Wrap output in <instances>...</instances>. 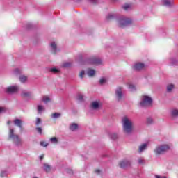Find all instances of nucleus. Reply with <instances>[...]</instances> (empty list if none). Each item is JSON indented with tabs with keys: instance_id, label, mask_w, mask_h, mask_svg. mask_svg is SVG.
I'll return each instance as SVG.
<instances>
[{
	"instance_id": "nucleus-14",
	"label": "nucleus",
	"mask_w": 178,
	"mask_h": 178,
	"mask_svg": "<svg viewBox=\"0 0 178 178\" xmlns=\"http://www.w3.org/2000/svg\"><path fill=\"white\" fill-rule=\"evenodd\" d=\"M147 147H148V145L147 143H143L138 147V152L139 154H141V152L145 151L147 149Z\"/></svg>"
},
{
	"instance_id": "nucleus-3",
	"label": "nucleus",
	"mask_w": 178,
	"mask_h": 178,
	"mask_svg": "<svg viewBox=\"0 0 178 178\" xmlns=\"http://www.w3.org/2000/svg\"><path fill=\"white\" fill-rule=\"evenodd\" d=\"M169 149H170V147H169V145H159L156 147L154 152L155 155H163V154H166V152H168Z\"/></svg>"
},
{
	"instance_id": "nucleus-48",
	"label": "nucleus",
	"mask_w": 178,
	"mask_h": 178,
	"mask_svg": "<svg viewBox=\"0 0 178 178\" xmlns=\"http://www.w3.org/2000/svg\"><path fill=\"white\" fill-rule=\"evenodd\" d=\"M40 161H42V159H44V155H41L40 156Z\"/></svg>"
},
{
	"instance_id": "nucleus-25",
	"label": "nucleus",
	"mask_w": 178,
	"mask_h": 178,
	"mask_svg": "<svg viewBox=\"0 0 178 178\" xmlns=\"http://www.w3.org/2000/svg\"><path fill=\"white\" fill-rule=\"evenodd\" d=\"M42 101L44 102V104H48V102H51V99L48 97V96H44Z\"/></svg>"
},
{
	"instance_id": "nucleus-28",
	"label": "nucleus",
	"mask_w": 178,
	"mask_h": 178,
	"mask_svg": "<svg viewBox=\"0 0 178 178\" xmlns=\"http://www.w3.org/2000/svg\"><path fill=\"white\" fill-rule=\"evenodd\" d=\"M138 163H139V165H144L145 163V161L143 158H139L138 159Z\"/></svg>"
},
{
	"instance_id": "nucleus-24",
	"label": "nucleus",
	"mask_w": 178,
	"mask_h": 178,
	"mask_svg": "<svg viewBox=\"0 0 178 178\" xmlns=\"http://www.w3.org/2000/svg\"><path fill=\"white\" fill-rule=\"evenodd\" d=\"M22 74V70H20L19 69L17 68V69H15L13 70V74L14 76H19V74Z\"/></svg>"
},
{
	"instance_id": "nucleus-26",
	"label": "nucleus",
	"mask_w": 178,
	"mask_h": 178,
	"mask_svg": "<svg viewBox=\"0 0 178 178\" xmlns=\"http://www.w3.org/2000/svg\"><path fill=\"white\" fill-rule=\"evenodd\" d=\"M61 115L62 114H60V113H54L51 115V118H53V119H58V118H60Z\"/></svg>"
},
{
	"instance_id": "nucleus-9",
	"label": "nucleus",
	"mask_w": 178,
	"mask_h": 178,
	"mask_svg": "<svg viewBox=\"0 0 178 178\" xmlns=\"http://www.w3.org/2000/svg\"><path fill=\"white\" fill-rule=\"evenodd\" d=\"M49 46L51 54H53V55H56V52L59 51L58 49V44L56 42H51Z\"/></svg>"
},
{
	"instance_id": "nucleus-30",
	"label": "nucleus",
	"mask_w": 178,
	"mask_h": 178,
	"mask_svg": "<svg viewBox=\"0 0 178 178\" xmlns=\"http://www.w3.org/2000/svg\"><path fill=\"white\" fill-rule=\"evenodd\" d=\"M129 88L131 91H136V86L131 83L129 84Z\"/></svg>"
},
{
	"instance_id": "nucleus-38",
	"label": "nucleus",
	"mask_w": 178,
	"mask_h": 178,
	"mask_svg": "<svg viewBox=\"0 0 178 178\" xmlns=\"http://www.w3.org/2000/svg\"><path fill=\"white\" fill-rule=\"evenodd\" d=\"M83 98H84V96H83V95L79 94L77 95L78 101H83Z\"/></svg>"
},
{
	"instance_id": "nucleus-50",
	"label": "nucleus",
	"mask_w": 178,
	"mask_h": 178,
	"mask_svg": "<svg viewBox=\"0 0 178 178\" xmlns=\"http://www.w3.org/2000/svg\"><path fill=\"white\" fill-rule=\"evenodd\" d=\"M7 124H10V121H8V122H7Z\"/></svg>"
},
{
	"instance_id": "nucleus-10",
	"label": "nucleus",
	"mask_w": 178,
	"mask_h": 178,
	"mask_svg": "<svg viewBox=\"0 0 178 178\" xmlns=\"http://www.w3.org/2000/svg\"><path fill=\"white\" fill-rule=\"evenodd\" d=\"M145 68V65L142 63H136L133 66L134 70H136V72H140V70H144Z\"/></svg>"
},
{
	"instance_id": "nucleus-45",
	"label": "nucleus",
	"mask_w": 178,
	"mask_h": 178,
	"mask_svg": "<svg viewBox=\"0 0 178 178\" xmlns=\"http://www.w3.org/2000/svg\"><path fill=\"white\" fill-rule=\"evenodd\" d=\"M95 172L97 174V175H99L101 173V170H95Z\"/></svg>"
},
{
	"instance_id": "nucleus-11",
	"label": "nucleus",
	"mask_w": 178,
	"mask_h": 178,
	"mask_svg": "<svg viewBox=\"0 0 178 178\" xmlns=\"http://www.w3.org/2000/svg\"><path fill=\"white\" fill-rule=\"evenodd\" d=\"M101 106H102V104H101V102L98 101L92 102L90 105V107L95 111H98Z\"/></svg>"
},
{
	"instance_id": "nucleus-51",
	"label": "nucleus",
	"mask_w": 178,
	"mask_h": 178,
	"mask_svg": "<svg viewBox=\"0 0 178 178\" xmlns=\"http://www.w3.org/2000/svg\"><path fill=\"white\" fill-rule=\"evenodd\" d=\"M33 178H38V177H34Z\"/></svg>"
},
{
	"instance_id": "nucleus-2",
	"label": "nucleus",
	"mask_w": 178,
	"mask_h": 178,
	"mask_svg": "<svg viewBox=\"0 0 178 178\" xmlns=\"http://www.w3.org/2000/svg\"><path fill=\"white\" fill-rule=\"evenodd\" d=\"M9 140H12L13 143L17 147L22 145L23 140H22V138L19 137V135L15 134V130L13 129H10L8 134Z\"/></svg>"
},
{
	"instance_id": "nucleus-13",
	"label": "nucleus",
	"mask_w": 178,
	"mask_h": 178,
	"mask_svg": "<svg viewBox=\"0 0 178 178\" xmlns=\"http://www.w3.org/2000/svg\"><path fill=\"white\" fill-rule=\"evenodd\" d=\"M14 124L20 128V131H23V121L20 119H15L14 120Z\"/></svg>"
},
{
	"instance_id": "nucleus-42",
	"label": "nucleus",
	"mask_w": 178,
	"mask_h": 178,
	"mask_svg": "<svg viewBox=\"0 0 178 178\" xmlns=\"http://www.w3.org/2000/svg\"><path fill=\"white\" fill-rule=\"evenodd\" d=\"M36 131L39 134H42V129L41 127H37Z\"/></svg>"
},
{
	"instance_id": "nucleus-4",
	"label": "nucleus",
	"mask_w": 178,
	"mask_h": 178,
	"mask_svg": "<svg viewBox=\"0 0 178 178\" xmlns=\"http://www.w3.org/2000/svg\"><path fill=\"white\" fill-rule=\"evenodd\" d=\"M140 105L143 108H147L148 106H151V105H152V98L147 95L142 96Z\"/></svg>"
},
{
	"instance_id": "nucleus-1",
	"label": "nucleus",
	"mask_w": 178,
	"mask_h": 178,
	"mask_svg": "<svg viewBox=\"0 0 178 178\" xmlns=\"http://www.w3.org/2000/svg\"><path fill=\"white\" fill-rule=\"evenodd\" d=\"M122 123L124 133L128 135L131 134L134 131L133 120H131L129 117L125 116L122 119Z\"/></svg>"
},
{
	"instance_id": "nucleus-18",
	"label": "nucleus",
	"mask_w": 178,
	"mask_h": 178,
	"mask_svg": "<svg viewBox=\"0 0 178 178\" xmlns=\"http://www.w3.org/2000/svg\"><path fill=\"white\" fill-rule=\"evenodd\" d=\"M37 111H38V113H42V112H44V111H45V107L42 105H38L37 106Z\"/></svg>"
},
{
	"instance_id": "nucleus-52",
	"label": "nucleus",
	"mask_w": 178,
	"mask_h": 178,
	"mask_svg": "<svg viewBox=\"0 0 178 178\" xmlns=\"http://www.w3.org/2000/svg\"><path fill=\"white\" fill-rule=\"evenodd\" d=\"M163 178H167L166 177H163Z\"/></svg>"
},
{
	"instance_id": "nucleus-7",
	"label": "nucleus",
	"mask_w": 178,
	"mask_h": 178,
	"mask_svg": "<svg viewBox=\"0 0 178 178\" xmlns=\"http://www.w3.org/2000/svg\"><path fill=\"white\" fill-rule=\"evenodd\" d=\"M88 63L90 65H102V60L98 57H92L88 59Z\"/></svg>"
},
{
	"instance_id": "nucleus-20",
	"label": "nucleus",
	"mask_w": 178,
	"mask_h": 178,
	"mask_svg": "<svg viewBox=\"0 0 178 178\" xmlns=\"http://www.w3.org/2000/svg\"><path fill=\"white\" fill-rule=\"evenodd\" d=\"M175 90V85L173 84H168L167 86V92H172Z\"/></svg>"
},
{
	"instance_id": "nucleus-35",
	"label": "nucleus",
	"mask_w": 178,
	"mask_h": 178,
	"mask_svg": "<svg viewBox=\"0 0 178 178\" xmlns=\"http://www.w3.org/2000/svg\"><path fill=\"white\" fill-rule=\"evenodd\" d=\"M114 17H115V16H113V15H112V14H108V15L106 16V20H112V19H113Z\"/></svg>"
},
{
	"instance_id": "nucleus-47",
	"label": "nucleus",
	"mask_w": 178,
	"mask_h": 178,
	"mask_svg": "<svg viewBox=\"0 0 178 178\" xmlns=\"http://www.w3.org/2000/svg\"><path fill=\"white\" fill-rule=\"evenodd\" d=\"M2 112H5V108L0 107V113H2Z\"/></svg>"
},
{
	"instance_id": "nucleus-21",
	"label": "nucleus",
	"mask_w": 178,
	"mask_h": 178,
	"mask_svg": "<svg viewBox=\"0 0 178 178\" xmlns=\"http://www.w3.org/2000/svg\"><path fill=\"white\" fill-rule=\"evenodd\" d=\"M171 115L174 118H176L178 116V109L177 108H173L171 110Z\"/></svg>"
},
{
	"instance_id": "nucleus-12",
	"label": "nucleus",
	"mask_w": 178,
	"mask_h": 178,
	"mask_svg": "<svg viewBox=\"0 0 178 178\" xmlns=\"http://www.w3.org/2000/svg\"><path fill=\"white\" fill-rule=\"evenodd\" d=\"M120 168H129L131 165V162L129 160H123L119 163Z\"/></svg>"
},
{
	"instance_id": "nucleus-34",
	"label": "nucleus",
	"mask_w": 178,
	"mask_h": 178,
	"mask_svg": "<svg viewBox=\"0 0 178 178\" xmlns=\"http://www.w3.org/2000/svg\"><path fill=\"white\" fill-rule=\"evenodd\" d=\"M99 83L101 86H102V84H105L106 83V79L105 78H102L99 81Z\"/></svg>"
},
{
	"instance_id": "nucleus-43",
	"label": "nucleus",
	"mask_w": 178,
	"mask_h": 178,
	"mask_svg": "<svg viewBox=\"0 0 178 178\" xmlns=\"http://www.w3.org/2000/svg\"><path fill=\"white\" fill-rule=\"evenodd\" d=\"M40 145H42V147H48V143H47V142H41L40 143Z\"/></svg>"
},
{
	"instance_id": "nucleus-37",
	"label": "nucleus",
	"mask_w": 178,
	"mask_h": 178,
	"mask_svg": "<svg viewBox=\"0 0 178 178\" xmlns=\"http://www.w3.org/2000/svg\"><path fill=\"white\" fill-rule=\"evenodd\" d=\"M70 66H72V63H64L63 64V67H69Z\"/></svg>"
},
{
	"instance_id": "nucleus-23",
	"label": "nucleus",
	"mask_w": 178,
	"mask_h": 178,
	"mask_svg": "<svg viewBox=\"0 0 178 178\" xmlns=\"http://www.w3.org/2000/svg\"><path fill=\"white\" fill-rule=\"evenodd\" d=\"M21 97H22V98H28V97H30V92H29L23 91L21 93Z\"/></svg>"
},
{
	"instance_id": "nucleus-5",
	"label": "nucleus",
	"mask_w": 178,
	"mask_h": 178,
	"mask_svg": "<svg viewBox=\"0 0 178 178\" xmlns=\"http://www.w3.org/2000/svg\"><path fill=\"white\" fill-rule=\"evenodd\" d=\"M19 90H20V88H19V86H8L7 88H5V92L6 94H17V92H19Z\"/></svg>"
},
{
	"instance_id": "nucleus-44",
	"label": "nucleus",
	"mask_w": 178,
	"mask_h": 178,
	"mask_svg": "<svg viewBox=\"0 0 178 178\" xmlns=\"http://www.w3.org/2000/svg\"><path fill=\"white\" fill-rule=\"evenodd\" d=\"M67 173H68V175H73V170L67 169Z\"/></svg>"
},
{
	"instance_id": "nucleus-8",
	"label": "nucleus",
	"mask_w": 178,
	"mask_h": 178,
	"mask_svg": "<svg viewBox=\"0 0 178 178\" xmlns=\"http://www.w3.org/2000/svg\"><path fill=\"white\" fill-rule=\"evenodd\" d=\"M115 96L118 101H120L123 98V87L118 86L115 90Z\"/></svg>"
},
{
	"instance_id": "nucleus-22",
	"label": "nucleus",
	"mask_w": 178,
	"mask_h": 178,
	"mask_svg": "<svg viewBox=\"0 0 178 178\" xmlns=\"http://www.w3.org/2000/svg\"><path fill=\"white\" fill-rule=\"evenodd\" d=\"M43 169L45 172H51V165L47 164V163H44L43 165Z\"/></svg>"
},
{
	"instance_id": "nucleus-33",
	"label": "nucleus",
	"mask_w": 178,
	"mask_h": 178,
	"mask_svg": "<svg viewBox=\"0 0 178 178\" xmlns=\"http://www.w3.org/2000/svg\"><path fill=\"white\" fill-rule=\"evenodd\" d=\"M42 122V121L41 118H36V122H35V125L36 126H40V124H41Z\"/></svg>"
},
{
	"instance_id": "nucleus-19",
	"label": "nucleus",
	"mask_w": 178,
	"mask_h": 178,
	"mask_svg": "<svg viewBox=\"0 0 178 178\" xmlns=\"http://www.w3.org/2000/svg\"><path fill=\"white\" fill-rule=\"evenodd\" d=\"M19 80L23 84L26 83V81H27V76H26L25 75H20L19 77Z\"/></svg>"
},
{
	"instance_id": "nucleus-15",
	"label": "nucleus",
	"mask_w": 178,
	"mask_h": 178,
	"mask_svg": "<svg viewBox=\"0 0 178 178\" xmlns=\"http://www.w3.org/2000/svg\"><path fill=\"white\" fill-rule=\"evenodd\" d=\"M69 129L71 131H76V130L79 129V124L76 123H72L70 124Z\"/></svg>"
},
{
	"instance_id": "nucleus-27",
	"label": "nucleus",
	"mask_w": 178,
	"mask_h": 178,
	"mask_svg": "<svg viewBox=\"0 0 178 178\" xmlns=\"http://www.w3.org/2000/svg\"><path fill=\"white\" fill-rule=\"evenodd\" d=\"M50 141L52 143V144H58V140L56 137L51 138Z\"/></svg>"
},
{
	"instance_id": "nucleus-41",
	"label": "nucleus",
	"mask_w": 178,
	"mask_h": 178,
	"mask_svg": "<svg viewBox=\"0 0 178 178\" xmlns=\"http://www.w3.org/2000/svg\"><path fill=\"white\" fill-rule=\"evenodd\" d=\"M177 63H178L177 60H176L175 58L171 59V65H176Z\"/></svg>"
},
{
	"instance_id": "nucleus-36",
	"label": "nucleus",
	"mask_w": 178,
	"mask_h": 178,
	"mask_svg": "<svg viewBox=\"0 0 178 178\" xmlns=\"http://www.w3.org/2000/svg\"><path fill=\"white\" fill-rule=\"evenodd\" d=\"M122 8L124 10H129V9L131 8V6L129 4H125L122 6Z\"/></svg>"
},
{
	"instance_id": "nucleus-6",
	"label": "nucleus",
	"mask_w": 178,
	"mask_h": 178,
	"mask_svg": "<svg viewBox=\"0 0 178 178\" xmlns=\"http://www.w3.org/2000/svg\"><path fill=\"white\" fill-rule=\"evenodd\" d=\"M129 24H131V20L130 18H121L118 21L119 27H126V26H129Z\"/></svg>"
},
{
	"instance_id": "nucleus-32",
	"label": "nucleus",
	"mask_w": 178,
	"mask_h": 178,
	"mask_svg": "<svg viewBox=\"0 0 178 178\" xmlns=\"http://www.w3.org/2000/svg\"><path fill=\"white\" fill-rule=\"evenodd\" d=\"M147 124H152V123H154V120L152 119V118H147Z\"/></svg>"
},
{
	"instance_id": "nucleus-16",
	"label": "nucleus",
	"mask_w": 178,
	"mask_h": 178,
	"mask_svg": "<svg viewBox=\"0 0 178 178\" xmlns=\"http://www.w3.org/2000/svg\"><path fill=\"white\" fill-rule=\"evenodd\" d=\"M88 76L89 77H94V76H95V70L93 69H91V68H88L87 70V72H86Z\"/></svg>"
},
{
	"instance_id": "nucleus-31",
	"label": "nucleus",
	"mask_w": 178,
	"mask_h": 178,
	"mask_svg": "<svg viewBox=\"0 0 178 178\" xmlns=\"http://www.w3.org/2000/svg\"><path fill=\"white\" fill-rule=\"evenodd\" d=\"M118 134H111V138L112 139V140H118Z\"/></svg>"
},
{
	"instance_id": "nucleus-40",
	"label": "nucleus",
	"mask_w": 178,
	"mask_h": 178,
	"mask_svg": "<svg viewBox=\"0 0 178 178\" xmlns=\"http://www.w3.org/2000/svg\"><path fill=\"white\" fill-rule=\"evenodd\" d=\"M89 2H90L92 5H97V3H98V0H89Z\"/></svg>"
},
{
	"instance_id": "nucleus-39",
	"label": "nucleus",
	"mask_w": 178,
	"mask_h": 178,
	"mask_svg": "<svg viewBox=\"0 0 178 178\" xmlns=\"http://www.w3.org/2000/svg\"><path fill=\"white\" fill-rule=\"evenodd\" d=\"M85 74H86V72H85L84 71H81V72H80V74H79V77H80L81 79H84Z\"/></svg>"
},
{
	"instance_id": "nucleus-29",
	"label": "nucleus",
	"mask_w": 178,
	"mask_h": 178,
	"mask_svg": "<svg viewBox=\"0 0 178 178\" xmlns=\"http://www.w3.org/2000/svg\"><path fill=\"white\" fill-rule=\"evenodd\" d=\"M49 70L51 73H54V74L59 73V70H58L56 68H50Z\"/></svg>"
},
{
	"instance_id": "nucleus-49",
	"label": "nucleus",
	"mask_w": 178,
	"mask_h": 178,
	"mask_svg": "<svg viewBox=\"0 0 178 178\" xmlns=\"http://www.w3.org/2000/svg\"><path fill=\"white\" fill-rule=\"evenodd\" d=\"M156 178H163V177L162 176H159V175H155Z\"/></svg>"
},
{
	"instance_id": "nucleus-17",
	"label": "nucleus",
	"mask_w": 178,
	"mask_h": 178,
	"mask_svg": "<svg viewBox=\"0 0 178 178\" xmlns=\"http://www.w3.org/2000/svg\"><path fill=\"white\" fill-rule=\"evenodd\" d=\"M162 3L164 6H167L168 8H170L173 5V3L170 0H162Z\"/></svg>"
},
{
	"instance_id": "nucleus-46",
	"label": "nucleus",
	"mask_w": 178,
	"mask_h": 178,
	"mask_svg": "<svg viewBox=\"0 0 178 178\" xmlns=\"http://www.w3.org/2000/svg\"><path fill=\"white\" fill-rule=\"evenodd\" d=\"M5 175H6V172H1L0 176H1V177H5Z\"/></svg>"
}]
</instances>
